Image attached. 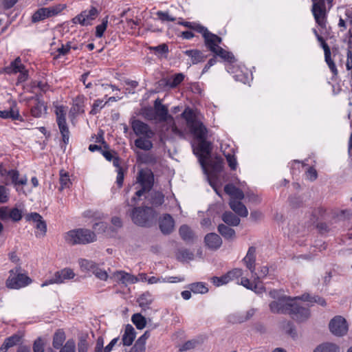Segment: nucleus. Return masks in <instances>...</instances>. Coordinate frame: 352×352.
<instances>
[{"instance_id": "nucleus-1", "label": "nucleus", "mask_w": 352, "mask_h": 352, "mask_svg": "<svg viewBox=\"0 0 352 352\" xmlns=\"http://www.w3.org/2000/svg\"><path fill=\"white\" fill-rule=\"evenodd\" d=\"M182 117L186 120L191 133L198 142L197 147L193 150L194 153L197 156L204 173L207 175L210 184L213 186L212 175L208 174L206 166H211L216 171H220L222 164L219 160L212 161L210 159L212 145L210 142L206 140L208 131L205 125L197 119L192 109L186 108L182 113Z\"/></svg>"}, {"instance_id": "nucleus-2", "label": "nucleus", "mask_w": 352, "mask_h": 352, "mask_svg": "<svg viewBox=\"0 0 352 352\" xmlns=\"http://www.w3.org/2000/svg\"><path fill=\"white\" fill-rule=\"evenodd\" d=\"M299 298V296L293 298L287 296H280L270 302V311L274 314H289L298 321L305 320L309 317V311L297 302Z\"/></svg>"}, {"instance_id": "nucleus-3", "label": "nucleus", "mask_w": 352, "mask_h": 352, "mask_svg": "<svg viewBox=\"0 0 352 352\" xmlns=\"http://www.w3.org/2000/svg\"><path fill=\"white\" fill-rule=\"evenodd\" d=\"M65 240L70 245L87 244L96 241V235L89 229L78 228L65 233Z\"/></svg>"}, {"instance_id": "nucleus-4", "label": "nucleus", "mask_w": 352, "mask_h": 352, "mask_svg": "<svg viewBox=\"0 0 352 352\" xmlns=\"http://www.w3.org/2000/svg\"><path fill=\"white\" fill-rule=\"evenodd\" d=\"M131 217L135 224L148 227L155 219L156 214L151 207H135L131 212Z\"/></svg>"}, {"instance_id": "nucleus-5", "label": "nucleus", "mask_w": 352, "mask_h": 352, "mask_svg": "<svg viewBox=\"0 0 352 352\" xmlns=\"http://www.w3.org/2000/svg\"><path fill=\"white\" fill-rule=\"evenodd\" d=\"M154 109L157 119L159 122H167L170 124L171 131L176 135L181 138L184 137V133L175 125L173 118L168 114V108L162 104L159 99H157L154 103Z\"/></svg>"}, {"instance_id": "nucleus-6", "label": "nucleus", "mask_w": 352, "mask_h": 352, "mask_svg": "<svg viewBox=\"0 0 352 352\" xmlns=\"http://www.w3.org/2000/svg\"><path fill=\"white\" fill-rule=\"evenodd\" d=\"M136 181L141 188L135 192V195L140 197L152 188L154 183V175L148 169H141L138 173Z\"/></svg>"}, {"instance_id": "nucleus-7", "label": "nucleus", "mask_w": 352, "mask_h": 352, "mask_svg": "<svg viewBox=\"0 0 352 352\" xmlns=\"http://www.w3.org/2000/svg\"><path fill=\"white\" fill-rule=\"evenodd\" d=\"M55 113L63 141L65 144H67L69 140L70 132L66 122V108L63 106L56 107Z\"/></svg>"}, {"instance_id": "nucleus-8", "label": "nucleus", "mask_w": 352, "mask_h": 352, "mask_svg": "<svg viewBox=\"0 0 352 352\" xmlns=\"http://www.w3.org/2000/svg\"><path fill=\"white\" fill-rule=\"evenodd\" d=\"M311 12L317 24L324 28L326 26L327 10L324 0H311Z\"/></svg>"}, {"instance_id": "nucleus-9", "label": "nucleus", "mask_w": 352, "mask_h": 352, "mask_svg": "<svg viewBox=\"0 0 352 352\" xmlns=\"http://www.w3.org/2000/svg\"><path fill=\"white\" fill-rule=\"evenodd\" d=\"M131 129L138 137L146 136L147 138H153L155 135L154 131L151 128L144 122L135 119L134 117L130 119Z\"/></svg>"}, {"instance_id": "nucleus-10", "label": "nucleus", "mask_w": 352, "mask_h": 352, "mask_svg": "<svg viewBox=\"0 0 352 352\" xmlns=\"http://www.w3.org/2000/svg\"><path fill=\"white\" fill-rule=\"evenodd\" d=\"M75 276L74 272L69 268H65L60 271L56 272L53 276L46 280L41 284V287H45L51 284H60L67 280L72 279Z\"/></svg>"}, {"instance_id": "nucleus-11", "label": "nucleus", "mask_w": 352, "mask_h": 352, "mask_svg": "<svg viewBox=\"0 0 352 352\" xmlns=\"http://www.w3.org/2000/svg\"><path fill=\"white\" fill-rule=\"evenodd\" d=\"M199 33L201 34L206 46L211 51L213 52L216 48L219 47V44L221 43V38L217 35L211 33L208 30L205 28H199Z\"/></svg>"}, {"instance_id": "nucleus-12", "label": "nucleus", "mask_w": 352, "mask_h": 352, "mask_svg": "<svg viewBox=\"0 0 352 352\" xmlns=\"http://www.w3.org/2000/svg\"><path fill=\"white\" fill-rule=\"evenodd\" d=\"M331 332L336 336H342L348 331L346 320L342 316H336L329 322Z\"/></svg>"}, {"instance_id": "nucleus-13", "label": "nucleus", "mask_w": 352, "mask_h": 352, "mask_svg": "<svg viewBox=\"0 0 352 352\" xmlns=\"http://www.w3.org/2000/svg\"><path fill=\"white\" fill-rule=\"evenodd\" d=\"M6 70L8 74L20 73L18 78V80L19 82H24L28 79V71L25 69V66L21 63V60L19 57H17L14 61H12L10 65L6 67Z\"/></svg>"}, {"instance_id": "nucleus-14", "label": "nucleus", "mask_w": 352, "mask_h": 352, "mask_svg": "<svg viewBox=\"0 0 352 352\" xmlns=\"http://www.w3.org/2000/svg\"><path fill=\"white\" fill-rule=\"evenodd\" d=\"M98 14V10L92 7L89 10L82 11L80 14L73 19L74 23H80L82 25H90V21L94 20Z\"/></svg>"}, {"instance_id": "nucleus-15", "label": "nucleus", "mask_w": 352, "mask_h": 352, "mask_svg": "<svg viewBox=\"0 0 352 352\" xmlns=\"http://www.w3.org/2000/svg\"><path fill=\"white\" fill-rule=\"evenodd\" d=\"M31 279L26 275L18 274L14 277H9L6 281V285L10 289H19L28 285Z\"/></svg>"}, {"instance_id": "nucleus-16", "label": "nucleus", "mask_w": 352, "mask_h": 352, "mask_svg": "<svg viewBox=\"0 0 352 352\" xmlns=\"http://www.w3.org/2000/svg\"><path fill=\"white\" fill-rule=\"evenodd\" d=\"M159 225L160 230L164 234H169L174 230L175 221L170 214H166L160 219Z\"/></svg>"}, {"instance_id": "nucleus-17", "label": "nucleus", "mask_w": 352, "mask_h": 352, "mask_svg": "<svg viewBox=\"0 0 352 352\" xmlns=\"http://www.w3.org/2000/svg\"><path fill=\"white\" fill-rule=\"evenodd\" d=\"M113 277L117 281L120 282L125 285L134 284L139 280L137 276L124 271H117L114 272Z\"/></svg>"}, {"instance_id": "nucleus-18", "label": "nucleus", "mask_w": 352, "mask_h": 352, "mask_svg": "<svg viewBox=\"0 0 352 352\" xmlns=\"http://www.w3.org/2000/svg\"><path fill=\"white\" fill-rule=\"evenodd\" d=\"M206 245L212 250L219 249L222 245L221 238L216 233L207 234L204 238Z\"/></svg>"}, {"instance_id": "nucleus-19", "label": "nucleus", "mask_w": 352, "mask_h": 352, "mask_svg": "<svg viewBox=\"0 0 352 352\" xmlns=\"http://www.w3.org/2000/svg\"><path fill=\"white\" fill-rule=\"evenodd\" d=\"M27 221H32L36 223V229L39 230L42 235H45L47 231V225L43 217L37 212H31L25 217Z\"/></svg>"}, {"instance_id": "nucleus-20", "label": "nucleus", "mask_w": 352, "mask_h": 352, "mask_svg": "<svg viewBox=\"0 0 352 352\" xmlns=\"http://www.w3.org/2000/svg\"><path fill=\"white\" fill-rule=\"evenodd\" d=\"M34 104L31 107V114L36 118H40L43 114L46 113L47 107L45 102L38 98H31Z\"/></svg>"}, {"instance_id": "nucleus-21", "label": "nucleus", "mask_w": 352, "mask_h": 352, "mask_svg": "<svg viewBox=\"0 0 352 352\" xmlns=\"http://www.w3.org/2000/svg\"><path fill=\"white\" fill-rule=\"evenodd\" d=\"M246 267L250 271L252 275H254L255 270V261H256V248L250 247L246 254V256L243 259Z\"/></svg>"}, {"instance_id": "nucleus-22", "label": "nucleus", "mask_w": 352, "mask_h": 352, "mask_svg": "<svg viewBox=\"0 0 352 352\" xmlns=\"http://www.w3.org/2000/svg\"><path fill=\"white\" fill-rule=\"evenodd\" d=\"M22 336L19 333H14L11 336L6 338L0 347V352H6L10 348L20 344Z\"/></svg>"}, {"instance_id": "nucleus-23", "label": "nucleus", "mask_w": 352, "mask_h": 352, "mask_svg": "<svg viewBox=\"0 0 352 352\" xmlns=\"http://www.w3.org/2000/svg\"><path fill=\"white\" fill-rule=\"evenodd\" d=\"M183 53L190 58L192 65L204 62L207 57L204 52L198 50H188Z\"/></svg>"}, {"instance_id": "nucleus-24", "label": "nucleus", "mask_w": 352, "mask_h": 352, "mask_svg": "<svg viewBox=\"0 0 352 352\" xmlns=\"http://www.w3.org/2000/svg\"><path fill=\"white\" fill-rule=\"evenodd\" d=\"M136 336L135 329L131 324L125 327L124 332L122 338V343L124 346H130L132 344Z\"/></svg>"}, {"instance_id": "nucleus-25", "label": "nucleus", "mask_w": 352, "mask_h": 352, "mask_svg": "<svg viewBox=\"0 0 352 352\" xmlns=\"http://www.w3.org/2000/svg\"><path fill=\"white\" fill-rule=\"evenodd\" d=\"M8 175L10 177L12 183L16 187V190L19 191V186H25L28 183L27 177L23 176L19 178V173L16 170H11L8 172Z\"/></svg>"}, {"instance_id": "nucleus-26", "label": "nucleus", "mask_w": 352, "mask_h": 352, "mask_svg": "<svg viewBox=\"0 0 352 352\" xmlns=\"http://www.w3.org/2000/svg\"><path fill=\"white\" fill-rule=\"evenodd\" d=\"M229 205L230 208L239 216L246 217L248 215L247 208L240 200L230 199Z\"/></svg>"}, {"instance_id": "nucleus-27", "label": "nucleus", "mask_w": 352, "mask_h": 352, "mask_svg": "<svg viewBox=\"0 0 352 352\" xmlns=\"http://www.w3.org/2000/svg\"><path fill=\"white\" fill-rule=\"evenodd\" d=\"M84 102H85V97L83 96H77L73 101V105L70 109V113L74 116L83 113L85 111Z\"/></svg>"}, {"instance_id": "nucleus-28", "label": "nucleus", "mask_w": 352, "mask_h": 352, "mask_svg": "<svg viewBox=\"0 0 352 352\" xmlns=\"http://www.w3.org/2000/svg\"><path fill=\"white\" fill-rule=\"evenodd\" d=\"M152 138H147L146 136L138 137L135 141L134 144L136 148L143 151H150L153 147V142L151 139Z\"/></svg>"}, {"instance_id": "nucleus-29", "label": "nucleus", "mask_w": 352, "mask_h": 352, "mask_svg": "<svg viewBox=\"0 0 352 352\" xmlns=\"http://www.w3.org/2000/svg\"><path fill=\"white\" fill-rule=\"evenodd\" d=\"M0 118L4 119L11 118L13 120H22V117L20 116L16 104L12 106L10 110H0Z\"/></svg>"}, {"instance_id": "nucleus-30", "label": "nucleus", "mask_w": 352, "mask_h": 352, "mask_svg": "<svg viewBox=\"0 0 352 352\" xmlns=\"http://www.w3.org/2000/svg\"><path fill=\"white\" fill-rule=\"evenodd\" d=\"M224 191L231 196L230 199L241 200L244 197L242 190L235 187L233 184H227L224 187Z\"/></svg>"}, {"instance_id": "nucleus-31", "label": "nucleus", "mask_w": 352, "mask_h": 352, "mask_svg": "<svg viewBox=\"0 0 352 352\" xmlns=\"http://www.w3.org/2000/svg\"><path fill=\"white\" fill-rule=\"evenodd\" d=\"M66 338L65 333L63 329H58L53 336L52 346L55 349H60L63 346V342Z\"/></svg>"}, {"instance_id": "nucleus-32", "label": "nucleus", "mask_w": 352, "mask_h": 352, "mask_svg": "<svg viewBox=\"0 0 352 352\" xmlns=\"http://www.w3.org/2000/svg\"><path fill=\"white\" fill-rule=\"evenodd\" d=\"M79 265L82 272H92L94 270H97V264L90 260L85 258H80L78 261Z\"/></svg>"}, {"instance_id": "nucleus-33", "label": "nucleus", "mask_w": 352, "mask_h": 352, "mask_svg": "<svg viewBox=\"0 0 352 352\" xmlns=\"http://www.w3.org/2000/svg\"><path fill=\"white\" fill-rule=\"evenodd\" d=\"M222 220L231 226H236L240 223V219L232 212H225L222 215Z\"/></svg>"}, {"instance_id": "nucleus-34", "label": "nucleus", "mask_w": 352, "mask_h": 352, "mask_svg": "<svg viewBox=\"0 0 352 352\" xmlns=\"http://www.w3.org/2000/svg\"><path fill=\"white\" fill-rule=\"evenodd\" d=\"M314 352H340V349L336 344L326 342L317 346Z\"/></svg>"}, {"instance_id": "nucleus-35", "label": "nucleus", "mask_w": 352, "mask_h": 352, "mask_svg": "<svg viewBox=\"0 0 352 352\" xmlns=\"http://www.w3.org/2000/svg\"><path fill=\"white\" fill-rule=\"evenodd\" d=\"M218 231L225 239H232L235 236V231L232 228L224 224L219 225Z\"/></svg>"}, {"instance_id": "nucleus-36", "label": "nucleus", "mask_w": 352, "mask_h": 352, "mask_svg": "<svg viewBox=\"0 0 352 352\" xmlns=\"http://www.w3.org/2000/svg\"><path fill=\"white\" fill-rule=\"evenodd\" d=\"M179 235L186 241H191L193 239L194 234L192 230L186 225H183L179 230Z\"/></svg>"}, {"instance_id": "nucleus-37", "label": "nucleus", "mask_w": 352, "mask_h": 352, "mask_svg": "<svg viewBox=\"0 0 352 352\" xmlns=\"http://www.w3.org/2000/svg\"><path fill=\"white\" fill-rule=\"evenodd\" d=\"M188 288L195 294H206L208 289L204 283H193L188 285Z\"/></svg>"}, {"instance_id": "nucleus-38", "label": "nucleus", "mask_w": 352, "mask_h": 352, "mask_svg": "<svg viewBox=\"0 0 352 352\" xmlns=\"http://www.w3.org/2000/svg\"><path fill=\"white\" fill-rule=\"evenodd\" d=\"M212 52L225 60L231 63L234 61V56H233V54L231 52L226 51L221 47L216 48L215 50L213 51Z\"/></svg>"}, {"instance_id": "nucleus-39", "label": "nucleus", "mask_w": 352, "mask_h": 352, "mask_svg": "<svg viewBox=\"0 0 352 352\" xmlns=\"http://www.w3.org/2000/svg\"><path fill=\"white\" fill-rule=\"evenodd\" d=\"M152 301V296L148 292L142 294L138 299L139 305L143 309L147 308Z\"/></svg>"}, {"instance_id": "nucleus-40", "label": "nucleus", "mask_w": 352, "mask_h": 352, "mask_svg": "<svg viewBox=\"0 0 352 352\" xmlns=\"http://www.w3.org/2000/svg\"><path fill=\"white\" fill-rule=\"evenodd\" d=\"M307 301L309 302H316L321 306H326V301L324 298L320 296H311L309 294H304L300 297L299 300Z\"/></svg>"}, {"instance_id": "nucleus-41", "label": "nucleus", "mask_w": 352, "mask_h": 352, "mask_svg": "<svg viewBox=\"0 0 352 352\" xmlns=\"http://www.w3.org/2000/svg\"><path fill=\"white\" fill-rule=\"evenodd\" d=\"M150 201L152 205L158 206L164 203V196L160 192H153L151 194Z\"/></svg>"}, {"instance_id": "nucleus-42", "label": "nucleus", "mask_w": 352, "mask_h": 352, "mask_svg": "<svg viewBox=\"0 0 352 352\" xmlns=\"http://www.w3.org/2000/svg\"><path fill=\"white\" fill-rule=\"evenodd\" d=\"M184 79V75L179 73L173 76L171 78L168 79L166 85L170 88H175L179 85Z\"/></svg>"}, {"instance_id": "nucleus-43", "label": "nucleus", "mask_w": 352, "mask_h": 352, "mask_svg": "<svg viewBox=\"0 0 352 352\" xmlns=\"http://www.w3.org/2000/svg\"><path fill=\"white\" fill-rule=\"evenodd\" d=\"M65 8V5H64V4H58L56 6L45 8L46 12L47 13L48 18L51 17V16H54L55 15H57Z\"/></svg>"}, {"instance_id": "nucleus-44", "label": "nucleus", "mask_w": 352, "mask_h": 352, "mask_svg": "<svg viewBox=\"0 0 352 352\" xmlns=\"http://www.w3.org/2000/svg\"><path fill=\"white\" fill-rule=\"evenodd\" d=\"M132 322L138 329H142L146 326V319L140 314H135L132 316Z\"/></svg>"}, {"instance_id": "nucleus-45", "label": "nucleus", "mask_w": 352, "mask_h": 352, "mask_svg": "<svg viewBox=\"0 0 352 352\" xmlns=\"http://www.w3.org/2000/svg\"><path fill=\"white\" fill-rule=\"evenodd\" d=\"M60 190L69 188L72 184L68 173L63 170L60 172Z\"/></svg>"}, {"instance_id": "nucleus-46", "label": "nucleus", "mask_w": 352, "mask_h": 352, "mask_svg": "<svg viewBox=\"0 0 352 352\" xmlns=\"http://www.w3.org/2000/svg\"><path fill=\"white\" fill-rule=\"evenodd\" d=\"M46 18H48L47 13L45 8H42L38 9L34 14L32 15V21L38 22L42 21Z\"/></svg>"}, {"instance_id": "nucleus-47", "label": "nucleus", "mask_w": 352, "mask_h": 352, "mask_svg": "<svg viewBox=\"0 0 352 352\" xmlns=\"http://www.w3.org/2000/svg\"><path fill=\"white\" fill-rule=\"evenodd\" d=\"M223 154L227 160L229 166L232 170H235L237 166L236 159L232 152L223 151Z\"/></svg>"}, {"instance_id": "nucleus-48", "label": "nucleus", "mask_w": 352, "mask_h": 352, "mask_svg": "<svg viewBox=\"0 0 352 352\" xmlns=\"http://www.w3.org/2000/svg\"><path fill=\"white\" fill-rule=\"evenodd\" d=\"M108 23L107 16L103 19L101 24L97 25L96 27V36L98 38H101L103 36L104 31L107 29Z\"/></svg>"}, {"instance_id": "nucleus-49", "label": "nucleus", "mask_w": 352, "mask_h": 352, "mask_svg": "<svg viewBox=\"0 0 352 352\" xmlns=\"http://www.w3.org/2000/svg\"><path fill=\"white\" fill-rule=\"evenodd\" d=\"M269 273V269L267 266H261L258 272H256L254 271V275H252L253 278L255 280H260V279H262L267 276V275Z\"/></svg>"}, {"instance_id": "nucleus-50", "label": "nucleus", "mask_w": 352, "mask_h": 352, "mask_svg": "<svg viewBox=\"0 0 352 352\" xmlns=\"http://www.w3.org/2000/svg\"><path fill=\"white\" fill-rule=\"evenodd\" d=\"M59 352H76V343L73 339H69Z\"/></svg>"}, {"instance_id": "nucleus-51", "label": "nucleus", "mask_w": 352, "mask_h": 352, "mask_svg": "<svg viewBox=\"0 0 352 352\" xmlns=\"http://www.w3.org/2000/svg\"><path fill=\"white\" fill-rule=\"evenodd\" d=\"M148 49L151 51L155 52V54L159 56H162L164 54L168 53V47L167 45L165 43L159 45L157 46L149 47Z\"/></svg>"}, {"instance_id": "nucleus-52", "label": "nucleus", "mask_w": 352, "mask_h": 352, "mask_svg": "<svg viewBox=\"0 0 352 352\" xmlns=\"http://www.w3.org/2000/svg\"><path fill=\"white\" fill-rule=\"evenodd\" d=\"M10 219L14 222L19 221L22 219V211L17 208H10L9 212Z\"/></svg>"}, {"instance_id": "nucleus-53", "label": "nucleus", "mask_w": 352, "mask_h": 352, "mask_svg": "<svg viewBox=\"0 0 352 352\" xmlns=\"http://www.w3.org/2000/svg\"><path fill=\"white\" fill-rule=\"evenodd\" d=\"M107 104V102H104L102 100H96L93 104L92 109L90 113L95 115L98 113Z\"/></svg>"}, {"instance_id": "nucleus-54", "label": "nucleus", "mask_w": 352, "mask_h": 352, "mask_svg": "<svg viewBox=\"0 0 352 352\" xmlns=\"http://www.w3.org/2000/svg\"><path fill=\"white\" fill-rule=\"evenodd\" d=\"M10 190L4 186L0 185V203L5 204L9 200Z\"/></svg>"}, {"instance_id": "nucleus-55", "label": "nucleus", "mask_w": 352, "mask_h": 352, "mask_svg": "<svg viewBox=\"0 0 352 352\" xmlns=\"http://www.w3.org/2000/svg\"><path fill=\"white\" fill-rule=\"evenodd\" d=\"M212 281L214 285L219 287V286H221V285L228 283L230 280L226 274L221 277L214 276L212 278Z\"/></svg>"}, {"instance_id": "nucleus-56", "label": "nucleus", "mask_w": 352, "mask_h": 352, "mask_svg": "<svg viewBox=\"0 0 352 352\" xmlns=\"http://www.w3.org/2000/svg\"><path fill=\"white\" fill-rule=\"evenodd\" d=\"M45 351V342L42 338H38L34 340L33 343V351L34 352H44Z\"/></svg>"}, {"instance_id": "nucleus-57", "label": "nucleus", "mask_w": 352, "mask_h": 352, "mask_svg": "<svg viewBox=\"0 0 352 352\" xmlns=\"http://www.w3.org/2000/svg\"><path fill=\"white\" fill-rule=\"evenodd\" d=\"M243 274V272L241 269L235 268L227 273V275L230 279V280H232L239 277H241Z\"/></svg>"}, {"instance_id": "nucleus-58", "label": "nucleus", "mask_w": 352, "mask_h": 352, "mask_svg": "<svg viewBox=\"0 0 352 352\" xmlns=\"http://www.w3.org/2000/svg\"><path fill=\"white\" fill-rule=\"evenodd\" d=\"M157 15L162 21H175V18L170 16L167 12L158 11Z\"/></svg>"}, {"instance_id": "nucleus-59", "label": "nucleus", "mask_w": 352, "mask_h": 352, "mask_svg": "<svg viewBox=\"0 0 352 352\" xmlns=\"http://www.w3.org/2000/svg\"><path fill=\"white\" fill-rule=\"evenodd\" d=\"M88 343L85 338L80 337L78 343V352H87Z\"/></svg>"}, {"instance_id": "nucleus-60", "label": "nucleus", "mask_w": 352, "mask_h": 352, "mask_svg": "<svg viewBox=\"0 0 352 352\" xmlns=\"http://www.w3.org/2000/svg\"><path fill=\"white\" fill-rule=\"evenodd\" d=\"M72 49V46L70 45L69 43H67L65 45H62V46L57 50V57H60V56H65Z\"/></svg>"}, {"instance_id": "nucleus-61", "label": "nucleus", "mask_w": 352, "mask_h": 352, "mask_svg": "<svg viewBox=\"0 0 352 352\" xmlns=\"http://www.w3.org/2000/svg\"><path fill=\"white\" fill-rule=\"evenodd\" d=\"M93 274L99 279L106 280L108 278V274L106 271L99 268L97 265V270H94Z\"/></svg>"}, {"instance_id": "nucleus-62", "label": "nucleus", "mask_w": 352, "mask_h": 352, "mask_svg": "<svg viewBox=\"0 0 352 352\" xmlns=\"http://www.w3.org/2000/svg\"><path fill=\"white\" fill-rule=\"evenodd\" d=\"M325 61L327 64L328 65L330 70L334 75H337L338 74V69L336 68V64L334 63L333 60L331 58V55H329L327 56H324Z\"/></svg>"}, {"instance_id": "nucleus-63", "label": "nucleus", "mask_w": 352, "mask_h": 352, "mask_svg": "<svg viewBox=\"0 0 352 352\" xmlns=\"http://www.w3.org/2000/svg\"><path fill=\"white\" fill-rule=\"evenodd\" d=\"M10 212V208L8 206H2L0 208V219L2 221H6L10 219L9 212Z\"/></svg>"}, {"instance_id": "nucleus-64", "label": "nucleus", "mask_w": 352, "mask_h": 352, "mask_svg": "<svg viewBox=\"0 0 352 352\" xmlns=\"http://www.w3.org/2000/svg\"><path fill=\"white\" fill-rule=\"evenodd\" d=\"M258 283L259 280L254 279L250 290L254 291L256 294H262L264 292V287Z\"/></svg>"}]
</instances>
